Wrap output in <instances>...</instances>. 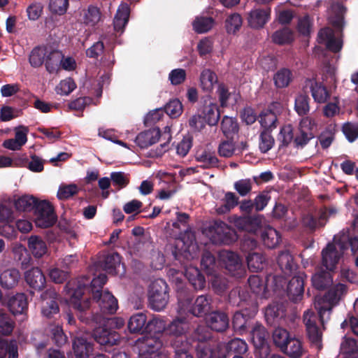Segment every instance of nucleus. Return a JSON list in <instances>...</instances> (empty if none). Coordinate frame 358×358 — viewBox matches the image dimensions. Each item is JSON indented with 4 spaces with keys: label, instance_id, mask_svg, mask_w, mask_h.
<instances>
[{
    "label": "nucleus",
    "instance_id": "nucleus-1",
    "mask_svg": "<svg viewBox=\"0 0 358 358\" xmlns=\"http://www.w3.org/2000/svg\"><path fill=\"white\" fill-rule=\"evenodd\" d=\"M347 292L345 285L338 283L333 286L323 296H316L314 301L320 322L323 324L330 317L333 308L337 306Z\"/></svg>",
    "mask_w": 358,
    "mask_h": 358
},
{
    "label": "nucleus",
    "instance_id": "nucleus-2",
    "mask_svg": "<svg viewBox=\"0 0 358 358\" xmlns=\"http://www.w3.org/2000/svg\"><path fill=\"white\" fill-rule=\"evenodd\" d=\"M106 280V275L100 274L96 278H93L90 289L101 311L103 314H114L118 308L117 299L109 292H101Z\"/></svg>",
    "mask_w": 358,
    "mask_h": 358
},
{
    "label": "nucleus",
    "instance_id": "nucleus-3",
    "mask_svg": "<svg viewBox=\"0 0 358 358\" xmlns=\"http://www.w3.org/2000/svg\"><path fill=\"white\" fill-rule=\"evenodd\" d=\"M135 346L138 351L139 357L166 358L164 352L163 341L157 336L146 334L136 341Z\"/></svg>",
    "mask_w": 358,
    "mask_h": 358
},
{
    "label": "nucleus",
    "instance_id": "nucleus-4",
    "mask_svg": "<svg viewBox=\"0 0 358 358\" xmlns=\"http://www.w3.org/2000/svg\"><path fill=\"white\" fill-rule=\"evenodd\" d=\"M168 287L162 279L152 282L148 289V303L151 309L155 311L162 310L169 301Z\"/></svg>",
    "mask_w": 358,
    "mask_h": 358
},
{
    "label": "nucleus",
    "instance_id": "nucleus-5",
    "mask_svg": "<svg viewBox=\"0 0 358 358\" xmlns=\"http://www.w3.org/2000/svg\"><path fill=\"white\" fill-rule=\"evenodd\" d=\"M88 281V279L83 278L78 282L76 288L74 287L73 282H68L65 287L66 294L70 296V305L80 312L85 311L90 307V300L88 298H83V296Z\"/></svg>",
    "mask_w": 358,
    "mask_h": 358
},
{
    "label": "nucleus",
    "instance_id": "nucleus-6",
    "mask_svg": "<svg viewBox=\"0 0 358 358\" xmlns=\"http://www.w3.org/2000/svg\"><path fill=\"white\" fill-rule=\"evenodd\" d=\"M56 222L53 208L50 202L42 200L36 205L34 210V222L38 227L48 228Z\"/></svg>",
    "mask_w": 358,
    "mask_h": 358
},
{
    "label": "nucleus",
    "instance_id": "nucleus-7",
    "mask_svg": "<svg viewBox=\"0 0 358 358\" xmlns=\"http://www.w3.org/2000/svg\"><path fill=\"white\" fill-rule=\"evenodd\" d=\"M210 234V239L215 244H230L237 239L235 231L221 221L215 222Z\"/></svg>",
    "mask_w": 358,
    "mask_h": 358
},
{
    "label": "nucleus",
    "instance_id": "nucleus-8",
    "mask_svg": "<svg viewBox=\"0 0 358 358\" xmlns=\"http://www.w3.org/2000/svg\"><path fill=\"white\" fill-rule=\"evenodd\" d=\"M317 131L315 120L310 117H303L299 122L298 133L294 140L296 146H303L312 139Z\"/></svg>",
    "mask_w": 358,
    "mask_h": 358
},
{
    "label": "nucleus",
    "instance_id": "nucleus-9",
    "mask_svg": "<svg viewBox=\"0 0 358 358\" xmlns=\"http://www.w3.org/2000/svg\"><path fill=\"white\" fill-rule=\"evenodd\" d=\"M219 259L231 275L241 277L244 274L245 268L238 256L234 252L228 250L221 251L219 254Z\"/></svg>",
    "mask_w": 358,
    "mask_h": 358
},
{
    "label": "nucleus",
    "instance_id": "nucleus-10",
    "mask_svg": "<svg viewBox=\"0 0 358 358\" xmlns=\"http://www.w3.org/2000/svg\"><path fill=\"white\" fill-rule=\"evenodd\" d=\"M41 313L46 317H51L59 313L58 294L55 289L50 288L41 294Z\"/></svg>",
    "mask_w": 358,
    "mask_h": 358
},
{
    "label": "nucleus",
    "instance_id": "nucleus-11",
    "mask_svg": "<svg viewBox=\"0 0 358 358\" xmlns=\"http://www.w3.org/2000/svg\"><path fill=\"white\" fill-rule=\"evenodd\" d=\"M317 318L315 313L311 310H307L303 314V323L306 327L308 336L310 341L319 345L322 339V331L319 328Z\"/></svg>",
    "mask_w": 358,
    "mask_h": 358
},
{
    "label": "nucleus",
    "instance_id": "nucleus-12",
    "mask_svg": "<svg viewBox=\"0 0 358 358\" xmlns=\"http://www.w3.org/2000/svg\"><path fill=\"white\" fill-rule=\"evenodd\" d=\"M271 8H255L247 16L248 26L254 29H260L264 27L271 18Z\"/></svg>",
    "mask_w": 358,
    "mask_h": 358
},
{
    "label": "nucleus",
    "instance_id": "nucleus-13",
    "mask_svg": "<svg viewBox=\"0 0 358 358\" xmlns=\"http://www.w3.org/2000/svg\"><path fill=\"white\" fill-rule=\"evenodd\" d=\"M186 308L180 300L178 301V317L167 326V333L170 335L179 336L184 334L189 328L183 315L186 313Z\"/></svg>",
    "mask_w": 358,
    "mask_h": 358
},
{
    "label": "nucleus",
    "instance_id": "nucleus-14",
    "mask_svg": "<svg viewBox=\"0 0 358 358\" xmlns=\"http://www.w3.org/2000/svg\"><path fill=\"white\" fill-rule=\"evenodd\" d=\"M181 301L186 308V313L189 312L192 315L200 317L206 315L210 310V299L207 296L201 295L198 296L192 307L190 308V300L187 298L184 300L179 297V301Z\"/></svg>",
    "mask_w": 358,
    "mask_h": 358
},
{
    "label": "nucleus",
    "instance_id": "nucleus-15",
    "mask_svg": "<svg viewBox=\"0 0 358 358\" xmlns=\"http://www.w3.org/2000/svg\"><path fill=\"white\" fill-rule=\"evenodd\" d=\"M338 249L339 247L334 241L333 243H329L326 248L322 250V264L327 270H334L341 255L343 254L342 251H338Z\"/></svg>",
    "mask_w": 358,
    "mask_h": 358
},
{
    "label": "nucleus",
    "instance_id": "nucleus-16",
    "mask_svg": "<svg viewBox=\"0 0 358 358\" xmlns=\"http://www.w3.org/2000/svg\"><path fill=\"white\" fill-rule=\"evenodd\" d=\"M262 220L263 218L261 216L251 217L234 215L230 218V222L241 230L255 233L260 228Z\"/></svg>",
    "mask_w": 358,
    "mask_h": 358
},
{
    "label": "nucleus",
    "instance_id": "nucleus-17",
    "mask_svg": "<svg viewBox=\"0 0 358 358\" xmlns=\"http://www.w3.org/2000/svg\"><path fill=\"white\" fill-rule=\"evenodd\" d=\"M317 41L320 43L324 44L327 49L333 52H338L342 48L343 43L341 39L334 36L333 31L329 28H324L320 30L318 34Z\"/></svg>",
    "mask_w": 358,
    "mask_h": 358
},
{
    "label": "nucleus",
    "instance_id": "nucleus-18",
    "mask_svg": "<svg viewBox=\"0 0 358 358\" xmlns=\"http://www.w3.org/2000/svg\"><path fill=\"white\" fill-rule=\"evenodd\" d=\"M334 241L339 247V250L344 252L350 246L351 251L354 254L358 250V237L350 236L349 231H342L334 236Z\"/></svg>",
    "mask_w": 358,
    "mask_h": 358
},
{
    "label": "nucleus",
    "instance_id": "nucleus-19",
    "mask_svg": "<svg viewBox=\"0 0 358 358\" xmlns=\"http://www.w3.org/2000/svg\"><path fill=\"white\" fill-rule=\"evenodd\" d=\"M106 324L104 322L103 327H96L93 333L95 341L100 345H113L117 344L119 336L111 330L106 328Z\"/></svg>",
    "mask_w": 358,
    "mask_h": 358
},
{
    "label": "nucleus",
    "instance_id": "nucleus-20",
    "mask_svg": "<svg viewBox=\"0 0 358 358\" xmlns=\"http://www.w3.org/2000/svg\"><path fill=\"white\" fill-rule=\"evenodd\" d=\"M102 20V14L100 9L94 6H89L87 8L83 9L80 20L85 26L94 27Z\"/></svg>",
    "mask_w": 358,
    "mask_h": 358
},
{
    "label": "nucleus",
    "instance_id": "nucleus-21",
    "mask_svg": "<svg viewBox=\"0 0 358 358\" xmlns=\"http://www.w3.org/2000/svg\"><path fill=\"white\" fill-rule=\"evenodd\" d=\"M246 145L245 142L236 143L232 141H224L219 145L218 153L222 157H231L242 153L245 149Z\"/></svg>",
    "mask_w": 358,
    "mask_h": 358
},
{
    "label": "nucleus",
    "instance_id": "nucleus-22",
    "mask_svg": "<svg viewBox=\"0 0 358 358\" xmlns=\"http://www.w3.org/2000/svg\"><path fill=\"white\" fill-rule=\"evenodd\" d=\"M8 306L10 311L15 315H24L27 310L28 301L23 293H17L9 298Z\"/></svg>",
    "mask_w": 358,
    "mask_h": 358
},
{
    "label": "nucleus",
    "instance_id": "nucleus-23",
    "mask_svg": "<svg viewBox=\"0 0 358 358\" xmlns=\"http://www.w3.org/2000/svg\"><path fill=\"white\" fill-rule=\"evenodd\" d=\"M160 136L159 129L152 128L140 133L136 137L135 142L141 148H146L157 143Z\"/></svg>",
    "mask_w": 358,
    "mask_h": 358
},
{
    "label": "nucleus",
    "instance_id": "nucleus-24",
    "mask_svg": "<svg viewBox=\"0 0 358 358\" xmlns=\"http://www.w3.org/2000/svg\"><path fill=\"white\" fill-rule=\"evenodd\" d=\"M25 280L27 284L35 289H41L45 285V278L38 268H32L25 273Z\"/></svg>",
    "mask_w": 358,
    "mask_h": 358
},
{
    "label": "nucleus",
    "instance_id": "nucleus-25",
    "mask_svg": "<svg viewBox=\"0 0 358 358\" xmlns=\"http://www.w3.org/2000/svg\"><path fill=\"white\" fill-rule=\"evenodd\" d=\"M129 13L130 9L127 3H122L120 5L113 21L114 29L117 33L123 32L128 22Z\"/></svg>",
    "mask_w": 358,
    "mask_h": 358
},
{
    "label": "nucleus",
    "instance_id": "nucleus-26",
    "mask_svg": "<svg viewBox=\"0 0 358 358\" xmlns=\"http://www.w3.org/2000/svg\"><path fill=\"white\" fill-rule=\"evenodd\" d=\"M27 242L28 248L34 257L41 258L48 252L47 244L41 237L32 235Z\"/></svg>",
    "mask_w": 358,
    "mask_h": 358
},
{
    "label": "nucleus",
    "instance_id": "nucleus-27",
    "mask_svg": "<svg viewBox=\"0 0 358 358\" xmlns=\"http://www.w3.org/2000/svg\"><path fill=\"white\" fill-rule=\"evenodd\" d=\"M207 323L211 329L222 331L229 326V318L224 313L214 312L209 315Z\"/></svg>",
    "mask_w": 358,
    "mask_h": 358
},
{
    "label": "nucleus",
    "instance_id": "nucleus-28",
    "mask_svg": "<svg viewBox=\"0 0 358 358\" xmlns=\"http://www.w3.org/2000/svg\"><path fill=\"white\" fill-rule=\"evenodd\" d=\"M145 330L147 334L157 336L162 338L163 333L167 332L166 322L163 317L155 316L147 322Z\"/></svg>",
    "mask_w": 358,
    "mask_h": 358
},
{
    "label": "nucleus",
    "instance_id": "nucleus-29",
    "mask_svg": "<svg viewBox=\"0 0 358 358\" xmlns=\"http://www.w3.org/2000/svg\"><path fill=\"white\" fill-rule=\"evenodd\" d=\"M219 350L225 352L226 355L229 352L242 355L248 351V345L244 340L235 338L226 344L219 345Z\"/></svg>",
    "mask_w": 358,
    "mask_h": 358
},
{
    "label": "nucleus",
    "instance_id": "nucleus-30",
    "mask_svg": "<svg viewBox=\"0 0 358 358\" xmlns=\"http://www.w3.org/2000/svg\"><path fill=\"white\" fill-rule=\"evenodd\" d=\"M204 102L207 104L203 109V117L208 124L215 125L217 123L220 116L218 107L210 98H207Z\"/></svg>",
    "mask_w": 358,
    "mask_h": 358
},
{
    "label": "nucleus",
    "instance_id": "nucleus-31",
    "mask_svg": "<svg viewBox=\"0 0 358 358\" xmlns=\"http://www.w3.org/2000/svg\"><path fill=\"white\" fill-rule=\"evenodd\" d=\"M336 213V209L330 208L329 210L324 209L320 213L318 220L314 218L312 215H307L303 218V223L304 225L313 229L318 227L324 226L326 223L327 217L329 215H334Z\"/></svg>",
    "mask_w": 358,
    "mask_h": 358
},
{
    "label": "nucleus",
    "instance_id": "nucleus-32",
    "mask_svg": "<svg viewBox=\"0 0 358 358\" xmlns=\"http://www.w3.org/2000/svg\"><path fill=\"white\" fill-rule=\"evenodd\" d=\"M303 290V273H301L289 281L287 292L292 300L297 301L302 296Z\"/></svg>",
    "mask_w": 358,
    "mask_h": 358
},
{
    "label": "nucleus",
    "instance_id": "nucleus-33",
    "mask_svg": "<svg viewBox=\"0 0 358 358\" xmlns=\"http://www.w3.org/2000/svg\"><path fill=\"white\" fill-rule=\"evenodd\" d=\"M20 279V274L17 269L11 268L3 271L0 275V282L3 287L12 289L15 287Z\"/></svg>",
    "mask_w": 358,
    "mask_h": 358
},
{
    "label": "nucleus",
    "instance_id": "nucleus-34",
    "mask_svg": "<svg viewBox=\"0 0 358 358\" xmlns=\"http://www.w3.org/2000/svg\"><path fill=\"white\" fill-rule=\"evenodd\" d=\"M73 348L76 358H89L92 352V345L86 339L80 337L74 338Z\"/></svg>",
    "mask_w": 358,
    "mask_h": 358
},
{
    "label": "nucleus",
    "instance_id": "nucleus-35",
    "mask_svg": "<svg viewBox=\"0 0 358 358\" xmlns=\"http://www.w3.org/2000/svg\"><path fill=\"white\" fill-rule=\"evenodd\" d=\"M185 275L194 289H201L204 287L205 278L196 267L193 266L187 267Z\"/></svg>",
    "mask_w": 358,
    "mask_h": 358
},
{
    "label": "nucleus",
    "instance_id": "nucleus-36",
    "mask_svg": "<svg viewBox=\"0 0 358 358\" xmlns=\"http://www.w3.org/2000/svg\"><path fill=\"white\" fill-rule=\"evenodd\" d=\"M185 275L194 289H201L204 287L205 278L196 267L193 266L187 267Z\"/></svg>",
    "mask_w": 358,
    "mask_h": 358
},
{
    "label": "nucleus",
    "instance_id": "nucleus-37",
    "mask_svg": "<svg viewBox=\"0 0 358 358\" xmlns=\"http://www.w3.org/2000/svg\"><path fill=\"white\" fill-rule=\"evenodd\" d=\"M218 79L216 73L210 69H204L200 75V86L203 91L210 92L217 83Z\"/></svg>",
    "mask_w": 358,
    "mask_h": 358
},
{
    "label": "nucleus",
    "instance_id": "nucleus-38",
    "mask_svg": "<svg viewBox=\"0 0 358 358\" xmlns=\"http://www.w3.org/2000/svg\"><path fill=\"white\" fill-rule=\"evenodd\" d=\"M222 204L217 206L216 212L218 214H225L234 208L238 203V197L235 193L227 192L222 199Z\"/></svg>",
    "mask_w": 358,
    "mask_h": 358
},
{
    "label": "nucleus",
    "instance_id": "nucleus-39",
    "mask_svg": "<svg viewBox=\"0 0 358 358\" xmlns=\"http://www.w3.org/2000/svg\"><path fill=\"white\" fill-rule=\"evenodd\" d=\"M39 201L33 196L24 195L16 199L14 201V205L17 210L28 212L33 209L35 210Z\"/></svg>",
    "mask_w": 358,
    "mask_h": 358
},
{
    "label": "nucleus",
    "instance_id": "nucleus-40",
    "mask_svg": "<svg viewBox=\"0 0 358 358\" xmlns=\"http://www.w3.org/2000/svg\"><path fill=\"white\" fill-rule=\"evenodd\" d=\"M307 85H310L312 96L315 101L324 103L327 100L329 96V92L321 83L314 80H308Z\"/></svg>",
    "mask_w": 358,
    "mask_h": 358
},
{
    "label": "nucleus",
    "instance_id": "nucleus-41",
    "mask_svg": "<svg viewBox=\"0 0 358 358\" xmlns=\"http://www.w3.org/2000/svg\"><path fill=\"white\" fill-rule=\"evenodd\" d=\"M63 55L60 51L48 48V54L46 55L45 66L50 73L56 71L60 66Z\"/></svg>",
    "mask_w": 358,
    "mask_h": 358
},
{
    "label": "nucleus",
    "instance_id": "nucleus-42",
    "mask_svg": "<svg viewBox=\"0 0 358 358\" xmlns=\"http://www.w3.org/2000/svg\"><path fill=\"white\" fill-rule=\"evenodd\" d=\"M281 350L288 356L292 358H299L303 353V349L301 341L295 337H291Z\"/></svg>",
    "mask_w": 358,
    "mask_h": 358
},
{
    "label": "nucleus",
    "instance_id": "nucleus-43",
    "mask_svg": "<svg viewBox=\"0 0 358 358\" xmlns=\"http://www.w3.org/2000/svg\"><path fill=\"white\" fill-rule=\"evenodd\" d=\"M184 239L185 237L177 241L176 247L179 248L178 252L183 255L187 259H194L197 256L198 246L192 238H191L189 243H185Z\"/></svg>",
    "mask_w": 358,
    "mask_h": 358
},
{
    "label": "nucleus",
    "instance_id": "nucleus-44",
    "mask_svg": "<svg viewBox=\"0 0 358 358\" xmlns=\"http://www.w3.org/2000/svg\"><path fill=\"white\" fill-rule=\"evenodd\" d=\"M278 264L286 275H290L296 268L292 256L287 251L282 252L279 255Z\"/></svg>",
    "mask_w": 358,
    "mask_h": 358
},
{
    "label": "nucleus",
    "instance_id": "nucleus-45",
    "mask_svg": "<svg viewBox=\"0 0 358 358\" xmlns=\"http://www.w3.org/2000/svg\"><path fill=\"white\" fill-rule=\"evenodd\" d=\"M196 352L198 358H226L225 352L220 351L219 346L214 351L209 345L200 343L196 347Z\"/></svg>",
    "mask_w": 358,
    "mask_h": 358
},
{
    "label": "nucleus",
    "instance_id": "nucleus-46",
    "mask_svg": "<svg viewBox=\"0 0 358 358\" xmlns=\"http://www.w3.org/2000/svg\"><path fill=\"white\" fill-rule=\"evenodd\" d=\"M243 19L238 13H233L228 16L224 22V28L228 34H236L241 28Z\"/></svg>",
    "mask_w": 358,
    "mask_h": 358
},
{
    "label": "nucleus",
    "instance_id": "nucleus-47",
    "mask_svg": "<svg viewBox=\"0 0 358 358\" xmlns=\"http://www.w3.org/2000/svg\"><path fill=\"white\" fill-rule=\"evenodd\" d=\"M262 238L264 244L267 248H273L278 245L280 236L275 229L268 227L264 229Z\"/></svg>",
    "mask_w": 358,
    "mask_h": 358
},
{
    "label": "nucleus",
    "instance_id": "nucleus-48",
    "mask_svg": "<svg viewBox=\"0 0 358 358\" xmlns=\"http://www.w3.org/2000/svg\"><path fill=\"white\" fill-rule=\"evenodd\" d=\"M284 317V310L279 304L268 306L265 310V318L269 324H274Z\"/></svg>",
    "mask_w": 358,
    "mask_h": 358
},
{
    "label": "nucleus",
    "instance_id": "nucleus-49",
    "mask_svg": "<svg viewBox=\"0 0 358 358\" xmlns=\"http://www.w3.org/2000/svg\"><path fill=\"white\" fill-rule=\"evenodd\" d=\"M272 41L278 45L290 43L294 40L293 32L288 28H283L275 31L271 35Z\"/></svg>",
    "mask_w": 358,
    "mask_h": 358
},
{
    "label": "nucleus",
    "instance_id": "nucleus-50",
    "mask_svg": "<svg viewBox=\"0 0 358 358\" xmlns=\"http://www.w3.org/2000/svg\"><path fill=\"white\" fill-rule=\"evenodd\" d=\"M332 277L326 271L315 273L312 278V283L314 287L317 289H324L331 285Z\"/></svg>",
    "mask_w": 358,
    "mask_h": 358
},
{
    "label": "nucleus",
    "instance_id": "nucleus-51",
    "mask_svg": "<svg viewBox=\"0 0 358 358\" xmlns=\"http://www.w3.org/2000/svg\"><path fill=\"white\" fill-rule=\"evenodd\" d=\"M292 80V72L287 69H282L278 71L273 76L274 84L278 88L287 87L291 83Z\"/></svg>",
    "mask_w": 358,
    "mask_h": 358
},
{
    "label": "nucleus",
    "instance_id": "nucleus-52",
    "mask_svg": "<svg viewBox=\"0 0 358 358\" xmlns=\"http://www.w3.org/2000/svg\"><path fill=\"white\" fill-rule=\"evenodd\" d=\"M48 54V47H38L34 48L29 56L31 66L38 67L45 63L46 55Z\"/></svg>",
    "mask_w": 358,
    "mask_h": 358
},
{
    "label": "nucleus",
    "instance_id": "nucleus-53",
    "mask_svg": "<svg viewBox=\"0 0 358 358\" xmlns=\"http://www.w3.org/2000/svg\"><path fill=\"white\" fill-rule=\"evenodd\" d=\"M121 258L117 253H113L106 257L103 267V269L111 274H116L120 266Z\"/></svg>",
    "mask_w": 358,
    "mask_h": 358
},
{
    "label": "nucleus",
    "instance_id": "nucleus-54",
    "mask_svg": "<svg viewBox=\"0 0 358 358\" xmlns=\"http://www.w3.org/2000/svg\"><path fill=\"white\" fill-rule=\"evenodd\" d=\"M147 322L146 315L143 313H136L132 315L128 322V329L131 333L140 332Z\"/></svg>",
    "mask_w": 358,
    "mask_h": 358
},
{
    "label": "nucleus",
    "instance_id": "nucleus-55",
    "mask_svg": "<svg viewBox=\"0 0 358 358\" xmlns=\"http://www.w3.org/2000/svg\"><path fill=\"white\" fill-rule=\"evenodd\" d=\"M251 336L254 345L257 348H261L264 345L268 334L262 325L257 324L252 330Z\"/></svg>",
    "mask_w": 358,
    "mask_h": 358
},
{
    "label": "nucleus",
    "instance_id": "nucleus-56",
    "mask_svg": "<svg viewBox=\"0 0 358 358\" xmlns=\"http://www.w3.org/2000/svg\"><path fill=\"white\" fill-rule=\"evenodd\" d=\"M8 355V358H17V346L15 341L8 342L0 340V358H4Z\"/></svg>",
    "mask_w": 358,
    "mask_h": 358
},
{
    "label": "nucleus",
    "instance_id": "nucleus-57",
    "mask_svg": "<svg viewBox=\"0 0 358 358\" xmlns=\"http://www.w3.org/2000/svg\"><path fill=\"white\" fill-rule=\"evenodd\" d=\"M214 21L211 17H197L192 22L194 30L199 34L208 31L213 27Z\"/></svg>",
    "mask_w": 358,
    "mask_h": 358
},
{
    "label": "nucleus",
    "instance_id": "nucleus-58",
    "mask_svg": "<svg viewBox=\"0 0 358 358\" xmlns=\"http://www.w3.org/2000/svg\"><path fill=\"white\" fill-rule=\"evenodd\" d=\"M341 351L346 355L345 358H358L357 343L352 338H345L341 345Z\"/></svg>",
    "mask_w": 358,
    "mask_h": 358
},
{
    "label": "nucleus",
    "instance_id": "nucleus-59",
    "mask_svg": "<svg viewBox=\"0 0 358 358\" xmlns=\"http://www.w3.org/2000/svg\"><path fill=\"white\" fill-rule=\"evenodd\" d=\"M196 157L197 161L201 163L204 168L215 166L218 162V159L215 155L213 153L206 150L197 152Z\"/></svg>",
    "mask_w": 358,
    "mask_h": 358
},
{
    "label": "nucleus",
    "instance_id": "nucleus-60",
    "mask_svg": "<svg viewBox=\"0 0 358 358\" xmlns=\"http://www.w3.org/2000/svg\"><path fill=\"white\" fill-rule=\"evenodd\" d=\"M247 262L249 269L257 272L264 268L265 258L262 254L252 253L247 257Z\"/></svg>",
    "mask_w": 358,
    "mask_h": 358
},
{
    "label": "nucleus",
    "instance_id": "nucleus-61",
    "mask_svg": "<svg viewBox=\"0 0 358 358\" xmlns=\"http://www.w3.org/2000/svg\"><path fill=\"white\" fill-rule=\"evenodd\" d=\"M291 337L289 332L281 327L276 328L273 333V342L280 349L287 345L286 344Z\"/></svg>",
    "mask_w": 358,
    "mask_h": 358
},
{
    "label": "nucleus",
    "instance_id": "nucleus-62",
    "mask_svg": "<svg viewBox=\"0 0 358 358\" xmlns=\"http://www.w3.org/2000/svg\"><path fill=\"white\" fill-rule=\"evenodd\" d=\"M277 117L275 114L271 110H265L260 115L259 122L265 131H268L272 128H275Z\"/></svg>",
    "mask_w": 358,
    "mask_h": 358
},
{
    "label": "nucleus",
    "instance_id": "nucleus-63",
    "mask_svg": "<svg viewBox=\"0 0 358 358\" xmlns=\"http://www.w3.org/2000/svg\"><path fill=\"white\" fill-rule=\"evenodd\" d=\"M222 130L227 136H230L236 134L238 130L236 120L231 117H224L222 121Z\"/></svg>",
    "mask_w": 358,
    "mask_h": 358
},
{
    "label": "nucleus",
    "instance_id": "nucleus-64",
    "mask_svg": "<svg viewBox=\"0 0 358 358\" xmlns=\"http://www.w3.org/2000/svg\"><path fill=\"white\" fill-rule=\"evenodd\" d=\"M309 98L306 94H299L295 99L294 108L299 115H303L309 112Z\"/></svg>",
    "mask_w": 358,
    "mask_h": 358
}]
</instances>
